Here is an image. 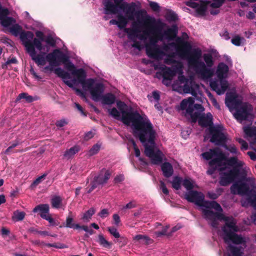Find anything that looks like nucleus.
<instances>
[{
	"instance_id": "nucleus-1",
	"label": "nucleus",
	"mask_w": 256,
	"mask_h": 256,
	"mask_svg": "<svg viewBox=\"0 0 256 256\" xmlns=\"http://www.w3.org/2000/svg\"><path fill=\"white\" fill-rule=\"evenodd\" d=\"M116 105L122 114L123 122H132L133 135L144 146L145 155L150 159L152 164L161 163L164 154L156 148V132L148 117L145 114H140L137 111H125L126 105L124 102L119 100Z\"/></svg>"
},
{
	"instance_id": "nucleus-2",
	"label": "nucleus",
	"mask_w": 256,
	"mask_h": 256,
	"mask_svg": "<svg viewBox=\"0 0 256 256\" xmlns=\"http://www.w3.org/2000/svg\"><path fill=\"white\" fill-rule=\"evenodd\" d=\"M192 46L188 42H183L180 50V54L186 58L188 66L192 68L196 72L203 78H208L214 75V70L210 68L214 64L212 56L210 54H204L203 58L206 64L200 60L202 52L200 48L192 50Z\"/></svg>"
},
{
	"instance_id": "nucleus-3",
	"label": "nucleus",
	"mask_w": 256,
	"mask_h": 256,
	"mask_svg": "<svg viewBox=\"0 0 256 256\" xmlns=\"http://www.w3.org/2000/svg\"><path fill=\"white\" fill-rule=\"evenodd\" d=\"M47 61L51 66H59L61 63L64 64L65 68L72 74L76 76L78 82L84 78L86 77V74L82 68L76 69L74 65L70 60L69 57L59 49L54 50L46 56Z\"/></svg>"
},
{
	"instance_id": "nucleus-4",
	"label": "nucleus",
	"mask_w": 256,
	"mask_h": 256,
	"mask_svg": "<svg viewBox=\"0 0 256 256\" xmlns=\"http://www.w3.org/2000/svg\"><path fill=\"white\" fill-rule=\"evenodd\" d=\"M36 36L37 38H34V34L32 32L24 31L20 34V40L25 48H28L30 45L41 51L44 49L42 42L44 41L46 36L44 32L40 30L36 32Z\"/></svg>"
},
{
	"instance_id": "nucleus-5",
	"label": "nucleus",
	"mask_w": 256,
	"mask_h": 256,
	"mask_svg": "<svg viewBox=\"0 0 256 256\" xmlns=\"http://www.w3.org/2000/svg\"><path fill=\"white\" fill-rule=\"evenodd\" d=\"M86 78L80 80V83L84 90H88L92 96V99L94 101L100 100L104 90V84L100 82H95L94 78Z\"/></svg>"
},
{
	"instance_id": "nucleus-6",
	"label": "nucleus",
	"mask_w": 256,
	"mask_h": 256,
	"mask_svg": "<svg viewBox=\"0 0 256 256\" xmlns=\"http://www.w3.org/2000/svg\"><path fill=\"white\" fill-rule=\"evenodd\" d=\"M202 154L204 159L210 160L208 162L209 166H214L218 168L225 165L222 161L226 160V157L218 148H210L208 151L204 152Z\"/></svg>"
},
{
	"instance_id": "nucleus-7",
	"label": "nucleus",
	"mask_w": 256,
	"mask_h": 256,
	"mask_svg": "<svg viewBox=\"0 0 256 256\" xmlns=\"http://www.w3.org/2000/svg\"><path fill=\"white\" fill-rule=\"evenodd\" d=\"M138 24L143 23L144 25L148 27L146 30L149 32V36L150 34L154 35V36L159 40H162L165 37L164 32H162V28L156 24V20L154 18L150 17L149 16H146L142 20H138Z\"/></svg>"
},
{
	"instance_id": "nucleus-8",
	"label": "nucleus",
	"mask_w": 256,
	"mask_h": 256,
	"mask_svg": "<svg viewBox=\"0 0 256 256\" xmlns=\"http://www.w3.org/2000/svg\"><path fill=\"white\" fill-rule=\"evenodd\" d=\"M121 10H122L125 13V18L128 21L133 20H134V17L136 16L138 18L143 12V10H136V4L134 2L128 4L126 2H124V4L122 6Z\"/></svg>"
},
{
	"instance_id": "nucleus-9",
	"label": "nucleus",
	"mask_w": 256,
	"mask_h": 256,
	"mask_svg": "<svg viewBox=\"0 0 256 256\" xmlns=\"http://www.w3.org/2000/svg\"><path fill=\"white\" fill-rule=\"evenodd\" d=\"M203 217L210 221V225L214 228H217L218 225V220H226L227 218L222 213L214 212L211 210H202Z\"/></svg>"
},
{
	"instance_id": "nucleus-10",
	"label": "nucleus",
	"mask_w": 256,
	"mask_h": 256,
	"mask_svg": "<svg viewBox=\"0 0 256 256\" xmlns=\"http://www.w3.org/2000/svg\"><path fill=\"white\" fill-rule=\"evenodd\" d=\"M239 172L240 170L236 167H234L226 172H220L219 184L224 186L229 185L234 180Z\"/></svg>"
},
{
	"instance_id": "nucleus-11",
	"label": "nucleus",
	"mask_w": 256,
	"mask_h": 256,
	"mask_svg": "<svg viewBox=\"0 0 256 256\" xmlns=\"http://www.w3.org/2000/svg\"><path fill=\"white\" fill-rule=\"evenodd\" d=\"M230 192L233 194L246 195L251 196L252 192L256 193V191L250 189L248 184L241 181L237 182L232 184L230 188Z\"/></svg>"
},
{
	"instance_id": "nucleus-12",
	"label": "nucleus",
	"mask_w": 256,
	"mask_h": 256,
	"mask_svg": "<svg viewBox=\"0 0 256 256\" xmlns=\"http://www.w3.org/2000/svg\"><path fill=\"white\" fill-rule=\"evenodd\" d=\"M124 0H114V4L110 0H103L104 13L106 14H115L118 13V8L122 9Z\"/></svg>"
},
{
	"instance_id": "nucleus-13",
	"label": "nucleus",
	"mask_w": 256,
	"mask_h": 256,
	"mask_svg": "<svg viewBox=\"0 0 256 256\" xmlns=\"http://www.w3.org/2000/svg\"><path fill=\"white\" fill-rule=\"evenodd\" d=\"M210 132L212 135L210 142L216 145L222 146L226 142V137L224 134L218 128L212 127L210 128Z\"/></svg>"
},
{
	"instance_id": "nucleus-14",
	"label": "nucleus",
	"mask_w": 256,
	"mask_h": 256,
	"mask_svg": "<svg viewBox=\"0 0 256 256\" xmlns=\"http://www.w3.org/2000/svg\"><path fill=\"white\" fill-rule=\"evenodd\" d=\"M145 48L146 54L150 58L160 60L166 54L160 46H145Z\"/></svg>"
},
{
	"instance_id": "nucleus-15",
	"label": "nucleus",
	"mask_w": 256,
	"mask_h": 256,
	"mask_svg": "<svg viewBox=\"0 0 256 256\" xmlns=\"http://www.w3.org/2000/svg\"><path fill=\"white\" fill-rule=\"evenodd\" d=\"M74 220V218L72 216V212H70L69 215L66 218V224L64 226L74 230L81 229L89 233L90 235L94 234V230L92 228H89L87 226L83 225L81 226L78 224H74L73 223Z\"/></svg>"
},
{
	"instance_id": "nucleus-16",
	"label": "nucleus",
	"mask_w": 256,
	"mask_h": 256,
	"mask_svg": "<svg viewBox=\"0 0 256 256\" xmlns=\"http://www.w3.org/2000/svg\"><path fill=\"white\" fill-rule=\"evenodd\" d=\"M138 24L136 22L132 24L133 28L130 32L128 33V38L131 41L136 40V38H138L140 40H146L149 36V32L146 30H144L142 34H138V32H140L138 28Z\"/></svg>"
},
{
	"instance_id": "nucleus-17",
	"label": "nucleus",
	"mask_w": 256,
	"mask_h": 256,
	"mask_svg": "<svg viewBox=\"0 0 256 256\" xmlns=\"http://www.w3.org/2000/svg\"><path fill=\"white\" fill-rule=\"evenodd\" d=\"M36 48L32 46H28V48H26L27 52L30 54L32 59L38 65L44 66L46 64V60H47L46 57L44 56V52L43 54H36Z\"/></svg>"
},
{
	"instance_id": "nucleus-18",
	"label": "nucleus",
	"mask_w": 256,
	"mask_h": 256,
	"mask_svg": "<svg viewBox=\"0 0 256 256\" xmlns=\"http://www.w3.org/2000/svg\"><path fill=\"white\" fill-rule=\"evenodd\" d=\"M154 69H158L160 70V74L162 76L164 80H172L177 72L176 68H172L164 65L161 66L159 67L158 66H154Z\"/></svg>"
},
{
	"instance_id": "nucleus-19",
	"label": "nucleus",
	"mask_w": 256,
	"mask_h": 256,
	"mask_svg": "<svg viewBox=\"0 0 256 256\" xmlns=\"http://www.w3.org/2000/svg\"><path fill=\"white\" fill-rule=\"evenodd\" d=\"M185 198L188 202L198 206L202 200L204 198V195L196 190H190L185 194Z\"/></svg>"
},
{
	"instance_id": "nucleus-20",
	"label": "nucleus",
	"mask_w": 256,
	"mask_h": 256,
	"mask_svg": "<svg viewBox=\"0 0 256 256\" xmlns=\"http://www.w3.org/2000/svg\"><path fill=\"white\" fill-rule=\"evenodd\" d=\"M236 232H228V234L224 235V240L226 242H232L236 244H242L246 242L244 238L240 235L236 234Z\"/></svg>"
},
{
	"instance_id": "nucleus-21",
	"label": "nucleus",
	"mask_w": 256,
	"mask_h": 256,
	"mask_svg": "<svg viewBox=\"0 0 256 256\" xmlns=\"http://www.w3.org/2000/svg\"><path fill=\"white\" fill-rule=\"evenodd\" d=\"M227 220H224L226 222L224 225L222 227V229L224 233V235L228 234V232H238V227L236 224V222L232 218L228 216H225Z\"/></svg>"
},
{
	"instance_id": "nucleus-22",
	"label": "nucleus",
	"mask_w": 256,
	"mask_h": 256,
	"mask_svg": "<svg viewBox=\"0 0 256 256\" xmlns=\"http://www.w3.org/2000/svg\"><path fill=\"white\" fill-rule=\"evenodd\" d=\"M250 115V112L248 106L244 104L236 109L234 117L236 120L242 121L247 120Z\"/></svg>"
},
{
	"instance_id": "nucleus-23",
	"label": "nucleus",
	"mask_w": 256,
	"mask_h": 256,
	"mask_svg": "<svg viewBox=\"0 0 256 256\" xmlns=\"http://www.w3.org/2000/svg\"><path fill=\"white\" fill-rule=\"evenodd\" d=\"M194 100L192 97H189L182 100L180 104V109L186 110V114H190L194 112Z\"/></svg>"
},
{
	"instance_id": "nucleus-24",
	"label": "nucleus",
	"mask_w": 256,
	"mask_h": 256,
	"mask_svg": "<svg viewBox=\"0 0 256 256\" xmlns=\"http://www.w3.org/2000/svg\"><path fill=\"white\" fill-rule=\"evenodd\" d=\"M198 123L200 126L203 128L211 126L213 124L212 114L210 112H208L206 114H201Z\"/></svg>"
},
{
	"instance_id": "nucleus-25",
	"label": "nucleus",
	"mask_w": 256,
	"mask_h": 256,
	"mask_svg": "<svg viewBox=\"0 0 256 256\" xmlns=\"http://www.w3.org/2000/svg\"><path fill=\"white\" fill-rule=\"evenodd\" d=\"M118 20L114 19L111 20L109 23L110 25H116L120 30L124 28L128 24V21L125 16L122 14H118L116 16Z\"/></svg>"
},
{
	"instance_id": "nucleus-26",
	"label": "nucleus",
	"mask_w": 256,
	"mask_h": 256,
	"mask_svg": "<svg viewBox=\"0 0 256 256\" xmlns=\"http://www.w3.org/2000/svg\"><path fill=\"white\" fill-rule=\"evenodd\" d=\"M34 212H38V214L42 218H46L50 212V206L48 204H40L33 209Z\"/></svg>"
},
{
	"instance_id": "nucleus-27",
	"label": "nucleus",
	"mask_w": 256,
	"mask_h": 256,
	"mask_svg": "<svg viewBox=\"0 0 256 256\" xmlns=\"http://www.w3.org/2000/svg\"><path fill=\"white\" fill-rule=\"evenodd\" d=\"M102 172L103 170H102L98 176H96L94 178L98 185L106 184L111 176V172L109 170H106L104 174Z\"/></svg>"
},
{
	"instance_id": "nucleus-28",
	"label": "nucleus",
	"mask_w": 256,
	"mask_h": 256,
	"mask_svg": "<svg viewBox=\"0 0 256 256\" xmlns=\"http://www.w3.org/2000/svg\"><path fill=\"white\" fill-rule=\"evenodd\" d=\"M228 72V67L226 64L224 62L218 64L216 71V76L218 79L222 80L226 78Z\"/></svg>"
},
{
	"instance_id": "nucleus-29",
	"label": "nucleus",
	"mask_w": 256,
	"mask_h": 256,
	"mask_svg": "<svg viewBox=\"0 0 256 256\" xmlns=\"http://www.w3.org/2000/svg\"><path fill=\"white\" fill-rule=\"evenodd\" d=\"M163 175L166 178L170 177L174 174L173 167L169 162H164L161 166Z\"/></svg>"
},
{
	"instance_id": "nucleus-30",
	"label": "nucleus",
	"mask_w": 256,
	"mask_h": 256,
	"mask_svg": "<svg viewBox=\"0 0 256 256\" xmlns=\"http://www.w3.org/2000/svg\"><path fill=\"white\" fill-rule=\"evenodd\" d=\"M100 99H102V104L110 105L114 103L116 98L114 94L111 92H108L104 95H102Z\"/></svg>"
},
{
	"instance_id": "nucleus-31",
	"label": "nucleus",
	"mask_w": 256,
	"mask_h": 256,
	"mask_svg": "<svg viewBox=\"0 0 256 256\" xmlns=\"http://www.w3.org/2000/svg\"><path fill=\"white\" fill-rule=\"evenodd\" d=\"M80 150V146H74L66 150L64 154V157L67 159L70 158L73 156L76 153L78 152Z\"/></svg>"
},
{
	"instance_id": "nucleus-32",
	"label": "nucleus",
	"mask_w": 256,
	"mask_h": 256,
	"mask_svg": "<svg viewBox=\"0 0 256 256\" xmlns=\"http://www.w3.org/2000/svg\"><path fill=\"white\" fill-rule=\"evenodd\" d=\"M10 32L14 36H20V34L24 31L22 29V27L18 24H14L10 28Z\"/></svg>"
},
{
	"instance_id": "nucleus-33",
	"label": "nucleus",
	"mask_w": 256,
	"mask_h": 256,
	"mask_svg": "<svg viewBox=\"0 0 256 256\" xmlns=\"http://www.w3.org/2000/svg\"><path fill=\"white\" fill-rule=\"evenodd\" d=\"M228 102L232 103L236 106L240 105L242 101L237 98V96L235 94H232L226 100V104L229 106Z\"/></svg>"
},
{
	"instance_id": "nucleus-34",
	"label": "nucleus",
	"mask_w": 256,
	"mask_h": 256,
	"mask_svg": "<svg viewBox=\"0 0 256 256\" xmlns=\"http://www.w3.org/2000/svg\"><path fill=\"white\" fill-rule=\"evenodd\" d=\"M50 203L53 208H59L62 204V198L60 196H54L51 198Z\"/></svg>"
},
{
	"instance_id": "nucleus-35",
	"label": "nucleus",
	"mask_w": 256,
	"mask_h": 256,
	"mask_svg": "<svg viewBox=\"0 0 256 256\" xmlns=\"http://www.w3.org/2000/svg\"><path fill=\"white\" fill-rule=\"evenodd\" d=\"M54 72L58 76L63 79L70 78V74L68 72L64 71L60 68H56L54 70Z\"/></svg>"
},
{
	"instance_id": "nucleus-36",
	"label": "nucleus",
	"mask_w": 256,
	"mask_h": 256,
	"mask_svg": "<svg viewBox=\"0 0 256 256\" xmlns=\"http://www.w3.org/2000/svg\"><path fill=\"white\" fill-rule=\"evenodd\" d=\"M134 239L136 240L144 242L146 244H150L152 242V240L151 239L150 237L142 234L136 235L134 236Z\"/></svg>"
},
{
	"instance_id": "nucleus-37",
	"label": "nucleus",
	"mask_w": 256,
	"mask_h": 256,
	"mask_svg": "<svg viewBox=\"0 0 256 256\" xmlns=\"http://www.w3.org/2000/svg\"><path fill=\"white\" fill-rule=\"evenodd\" d=\"M98 238V242L100 246L106 248H110L112 243L108 242L102 234H99Z\"/></svg>"
},
{
	"instance_id": "nucleus-38",
	"label": "nucleus",
	"mask_w": 256,
	"mask_h": 256,
	"mask_svg": "<svg viewBox=\"0 0 256 256\" xmlns=\"http://www.w3.org/2000/svg\"><path fill=\"white\" fill-rule=\"evenodd\" d=\"M13 22H15V20L12 17L6 16L0 19V23L4 27H8L10 26Z\"/></svg>"
},
{
	"instance_id": "nucleus-39",
	"label": "nucleus",
	"mask_w": 256,
	"mask_h": 256,
	"mask_svg": "<svg viewBox=\"0 0 256 256\" xmlns=\"http://www.w3.org/2000/svg\"><path fill=\"white\" fill-rule=\"evenodd\" d=\"M229 250L232 254V256H242L243 252L241 249L236 246L230 245L228 246Z\"/></svg>"
},
{
	"instance_id": "nucleus-40",
	"label": "nucleus",
	"mask_w": 256,
	"mask_h": 256,
	"mask_svg": "<svg viewBox=\"0 0 256 256\" xmlns=\"http://www.w3.org/2000/svg\"><path fill=\"white\" fill-rule=\"evenodd\" d=\"M182 182V178L180 177L176 176L174 178L172 182V187L176 190H178L180 188L181 184Z\"/></svg>"
},
{
	"instance_id": "nucleus-41",
	"label": "nucleus",
	"mask_w": 256,
	"mask_h": 256,
	"mask_svg": "<svg viewBox=\"0 0 256 256\" xmlns=\"http://www.w3.org/2000/svg\"><path fill=\"white\" fill-rule=\"evenodd\" d=\"M194 182L190 179L185 178L182 180V186L188 190H192L194 188Z\"/></svg>"
},
{
	"instance_id": "nucleus-42",
	"label": "nucleus",
	"mask_w": 256,
	"mask_h": 256,
	"mask_svg": "<svg viewBox=\"0 0 256 256\" xmlns=\"http://www.w3.org/2000/svg\"><path fill=\"white\" fill-rule=\"evenodd\" d=\"M165 38L167 39H172L174 38L176 34V31L174 28H168L164 32Z\"/></svg>"
},
{
	"instance_id": "nucleus-43",
	"label": "nucleus",
	"mask_w": 256,
	"mask_h": 256,
	"mask_svg": "<svg viewBox=\"0 0 256 256\" xmlns=\"http://www.w3.org/2000/svg\"><path fill=\"white\" fill-rule=\"evenodd\" d=\"M244 40L243 38L240 37L238 35L234 36L231 40L232 43L237 46H241L242 41Z\"/></svg>"
},
{
	"instance_id": "nucleus-44",
	"label": "nucleus",
	"mask_w": 256,
	"mask_h": 256,
	"mask_svg": "<svg viewBox=\"0 0 256 256\" xmlns=\"http://www.w3.org/2000/svg\"><path fill=\"white\" fill-rule=\"evenodd\" d=\"M166 18L170 22H176L178 20L177 14L172 10L166 12Z\"/></svg>"
},
{
	"instance_id": "nucleus-45",
	"label": "nucleus",
	"mask_w": 256,
	"mask_h": 256,
	"mask_svg": "<svg viewBox=\"0 0 256 256\" xmlns=\"http://www.w3.org/2000/svg\"><path fill=\"white\" fill-rule=\"evenodd\" d=\"M18 61L16 57L9 58L4 64H2V68L3 69H6L8 66L11 64H18Z\"/></svg>"
},
{
	"instance_id": "nucleus-46",
	"label": "nucleus",
	"mask_w": 256,
	"mask_h": 256,
	"mask_svg": "<svg viewBox=\"0 0 256 256\" xmlns=\"http://www.w3.org/2000/svg\"><path fill=\"white\" fill-rule=\"evenodd\" d=\"M227 161V164L230 166H234L237 164V166L240 167L242 166L241 162L238 164V159L236 157H231L229 158H227L226 160Z\"/></svg>"
},
{
	"instance_id": "nucleus-47",
	"label": "nucleus",
	"mask_w": 256,
	"mask_h": 256,
	"mask_svg": "<svg viewBox=\"0 0 256 256\" xmlns=\"http://www.w3.org/2000/svg\"><path fill=\"white\" fill-rule=\"evenodd\" d=\"M13 218L16 220V221L22 220L26 215V214L24 212H20L18 210L15 211L14 213Z\"/></svg>"
},
{
	"instance_id": "nucleus-48",
	"label": "nucleus",
	"mask_w": 256,
	"mask_h": 256,
	"mask_svg": "<svg viewBox=\"0 0 256 256\" xmlns=\"http://www.w3.org/2000/svg\"><path fill=\"white\" fill-rule=\"evenodd\" d=\"M18 99H25L28 102H31L34 100V98L32 96L28 95V94L24 92L20 94L18 97Z\"/></svg>"
},
{
	"instance_id": "nucleus-49",
	"label": "nucleus",
	"mask_w": 256,
	"mask_h": 256,
	"mask_svg": "<svg viewBox=\"0 0 256 256\" xmlns=\"http://www.w3.org/2000/svg\"><path fill=\"white\" fill-rule=\"evenodd\" d=\"M95 213V210L92 208L88 210L82 216V219L84 220H89L92 216Z\"/></svg>"
},
{
	"instance_id": "nucleus-50",
	"label": "nucleus",
	"mask_w": 256,
	"mask_h": 256,
	"mask_svg": "<svg viewBox=\"0 0 256 256\" xmlns=\"http://www.w3.org/2000/svg\"><path fill=\"white\" fill-rule=\"evenodd\" d=\"M149 40L150 42L146 44L145 46H160L157 44L159 40L154 36V35L150 36Z\"/></svg>"
},
{
	"instance_id": "nucleus-51",
	"label": "nucleus",
	"mask_w": 256,
	"mask_h": 256,
	"mask_svg": "<svg viewBox=\"0 0 256 256\" xmlns=\"http://www.w3.org/2000/svg\"><path fill=\"white\" fill-rule=\"evenodd\" d=\"M210 86L212 89L215 91L218 94L220 95V92L219 84L217 81H212L210 82Z\"/></svg>"
},
{
	"instance_id": "nucleus-52",
	"label": "nucleus",
	"mask_w": 256,
	"mask_h": 256,
	"mask_svg": "<svg viewBox=\"0 0 256 256\" xmlns=\"http://www.w3.org/2000/svg\"><path fill=\"white\" fill-rule=\"evenodd\" d=\"M44 42L52 47L56 46V41L51 36H46Z\"/></svg>"
},
{
	"instance_id": "nucleus-53",
	"label": "nucleus",
	"mask_w": 256,
	"mask_h": 256,
	"mask_svg": "<svg viewBox=\"0 0 256 256\" xmlns=\"http://www.w3.org/2000/svg\"><path fill=\"white\" fill-rule=\"evenodd\" d=\"M212 206V201H206L204 200V198L202 200L198 206L205 208L204 209L210 210ZM204 208H202V210Z\"/></svg>"
},
{
	"instance_id": "nucleus-54",
	"label": "nucleus",
	"mask_w": 256,
	"mask_h": 256,
	"mask_svg": "<svg viewBox=\"0 0 256 256\" xmlns=\"http://www.w3.org/2000/svg\"><path fill=\"white\" fill-rule=\"evenodd\" d=\"M110 114L115 119L119 120L120 118V113L116 108H113L108 110Z\"/></svg>"
},
{
	"instance_id": "nucleus-55",
	"label": "nucleus",
	"mask_w": 256,
	"mask_h": 256,
	"mask_svg": "<svg viewBox=\"0 0 256 256\" xmlns=\"http://www.w3.org/2000/svg\"><path fill=\"white\" fill-rule=\"evenodd\" d=\"M108 230L109 232L115 238H120V234L118 232L116 228H115L114 226L108 227Z\"/></svg>"
},
{
	"instance_id": "nucleus-56",
	"label": "nucleus",
	"mask_w": 256,
	"mask_h": 256,
	"mask_svg": "<svg viewBox=\"0 0 256 256\" xmlns=\"http://www.w3.org/2000/svg\"><path fill=\"white\" fill-rule=\"evenodd\" d=\"M220 94H224V92L227 90V88H228V84L227 81L224 80L223 79H222V80H220Z\"/></svg>"
},
{
	"instance_id": "nucleus-57",
	"label": "nucleus",
	"mask_w": 256,
	"mask_h": 256,
	"mask_svg": "<svg viewBox=\"0 0 256 256\" xmlns=\"http://www.w3.org/2000/svg\"><path fill=\"white\" fill-rule=\"evenodd\" d=\"M248 200L251 204V205L256 208V192H252L251 196L248 197Z\"/></svg>"
},
{
	"instance_id": "nucleus-58",
	"label": "nucleus",
	"mask_w": 256,
	"mask_h": 256,
	"mask_svg": "<svg viewBox=\"0 0 256 256\" xmlns=\"http://www.w3.org/2000/svg\"><path fill=\"white\" fill-rule=\"evenodd\" d=\"M211 208H214L218 212L222 213V208L220 205L216 201H212Z\"/></svg>"
},
{
	"instance_id": "nucleus-59",
	"label": "nucleus",
	"mask_w": 256,
	"mask_h": 256,
	"mask_svg": "<svg viewBox=\"0 0 256 256\" xmlns=\"http://www.w3.org/2000/svg\"><path fill=\"white\" fill-rule=\"evenodd\" d=\"M222 146L226 150H229L231 153L236 154L237 152V149L234 144L228 146L226 143H224Z\"/></svg>"
},
{
	"instance_id": "nucleus-60",
	"label": "nucleus",
	"mask_w": 256,
	"mask_h": 256,
	"mask_svg": "<svg viewBox=\"0 0 256 256\" xmlns=\"http://www.w3.org/2000/svg\"><path fill=\"white\" fill-rule=\"evenodd\" d=\"M244 133L249 136H252L256 134V130L252 127H246L244 129Z\"/></svg>"
},
{
	"instance_id": "nucleus-61",
	"label": "nucleus",
	"mask_w": 256,
	"mask_h": 256,
	"mask_svg": "<svg viewBox=\"0 0 256 256\" xmlns=\"http://www.w3.org/2000/svg\"><path fill=\"white\" fill-rule=\"evenodd\" d=\"M213 2L210 4V6L212 8H219L224 3V0H212Z\"/></svg>"
},
{
	"instance_id": "nucleus-62",
	"label": "nucleus",
	"mask_w": 256,
	"mask_h": 256,
	"mask_svg": "<svg viewBox=\"0 0 256 256\" xmlns=\"http://www.w3.org/2000/svg\"><path fill=\"white\" fill-rule=\"evenodd\" d=\"M100 150V145H98V144H94L88 152L90 156H92L97 154Z\"/></svg>"
},
{
	"instance_id": "nucleus-63",
	"label": "nucleus",
	"mask_w": 256,
	"mask_h": 256,
	"mask_svg": "<svg viewBox=\"0 0 256 256\" xmlns=\"http://www.w3.org/2000/svg\"><path fill=\"white\" fill-rule=\"evenodd\" d=\"M236 141L241 144V149L242 150H246L248 148V143L243 139L241 138H237Z\"/></svg>"
},
{
	"instance_id": "nucleus-64",
	"label": "nucleus",
	"mask_w": 256,
	"mask_h": 256,
	"mask_svg": "<svg viewBox=\"0 0 256 256\" xmlns=\"http://www.w3.org/2000/svg\"><path fill=\"white\" fill-rule=\"evenodd\" d=\"M190 116V118L192 120V122L195 123L198 120H200V117L201 114L198 112H195L193 113L188 114Z\"/></svg>"
}]
</instances>
